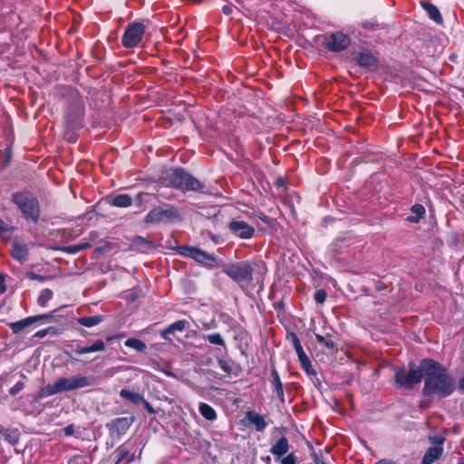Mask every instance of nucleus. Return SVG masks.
<instances>
[{
	"label": "nucleus",
	"instance_id": "1",
	"mask_svg": "<svg viewBox=\"0 0 464 464\" xmlns=\"http://www.w3.org/2000/svg\"><path fill=\"white\" fill-rule=\"evenodd\" d=\"M421 369L424 372V386L422 394L446 398L455 390V379L440 363L431 360H421Z\"/></svg>",
	"mask_w": 464,
	"mask_h": 464
},
{
	"label": "nucleus",
	"instance_id": "2",
	"mask_svg": "<svg viewBox=\"0 0 464 464\" xmlns=\"http://www.w3.org/2000/svg\"><path fill=\"white\" fill-rule=\"evenodd\" d=\"M89 378L84 375H75L71 378L61 377L53 384H48L41 391L44 397H49L63 392H71L89 386Z\"/></svg>",
	"mask_w": 464,
	"mask_h": 464
},
{
	"label": "nucleus",
	"instance_id": "3",
	"mask_svg": "<svg viewBox=\"0 0 464 464\" xmlns=\"http://www.w3.org/2000/svg\"><path fill=\"white\" fill-rule=\"evenodd\" d=\"M410 369L406 370L404 367L396 369L394 380L400 388L411 390L414 385L419 384L424 378V372L421 369V362L417 368H414V363L409 364Z\"/></svg>",
	"mask_w": 464,
	"mask_h": 464
},
{
	"label": "nucleus",
	"instance_id": "4",
	"mask_svg": "<svg viewBox=\"0 0 464 464\" xmlns=\"http://www.w3.org/2000/svg\"><path fill=\"white\" fill-rule=\"evenodd\" d=\"M173 187L183 191H197L202 188L200 182L182 169H170L165 178Z\"/></svg>",
	"mask_w": 464,
	"mask_h": 464
},
{
	"label": "nucleus",
	"instance_id": "5",
	"mask_svg": "<svg viewBox=\"0 0 464 464\" xmlns=\"http://www.w3.org/2000/svg\"><path fill=\"white\" fill-rule=\"evenodd\" d=\"M181 219L179 212L173 206L164 205L152 208L145 217L148 224L172 223Z\"/></svg>",
	"mask_w": 464,
	"mask_h": 464
},
{
	"label": "nucleus",
	"instance_id": "6",
	"mask_svg": "<svg viewBox=\"0 0 464 464\" xmlns=\"http://www.w3.org/2000/svg\"><path fill=\"white\" fill-rule=\"evenodd\" d=\"M13 201L17 205L26 218L36 221L39 218V206L36 198L28 192L15 193Z\"/></svg>",
	"mask_w": 464,
	"mask_h": 464
},
{
	"label": "nucleus",
	"instance_id": "7",
	"mask_svg": "<svg viewBox=\"0 0 464 464\" xmlns=\"http://www.w3.org/2000/svg\"><path fill=\"white\" fill-rule=\"evenodd\" d=\"M146 24L141 21H134L125 27L121 37V44L125 48L138 47L144 38Z\"/></svg>",
	"mask_w": 464,
	"mask_h": 464
},
{
	"label": "nucleus",
	"instance_id": "8",
	"mask_svg": "<svg viewBox=\"0 0 464 464\" xmlns=\"http://www.w3.org/2000/svg\"><path fill=\"white\" fill-rule=\"evenodd\" d=\"M223 272L237 283H250L253 280V267L249 261L229 264Z\"/></svg>",
	"mask_w": 464,
	"mask_h": 464
},
{
	"label": "nucleus",
	"instance_id": "9",
	"mask_svg": "<svg viewBox=\"0 0 464 464\" xmlns=\"http://www.w3.org/2000/svg\"><path fill=\"white\" fill-rule=\"evenodd\" d=\"M180 254L190 257L209 268L217 266V260L214 255L209 254L195 246H184L180 247Z\"/></svg>",
	"mask_w": 464,
	"mask_h": 464
},
{
	"label": "nucleus",
	"instance_id": "10",
	"mask_svg": "<svg viewBox=\"0 0 464 464\" xmlns=\"http://www.w3.org/2000/svg\"><path fill=\"white\" fill-rule=\"evenodd\" d=\"M351 44L350 37L342 32H334L324 35V44L334 53L344 51Z\"/></svg>",
	"mask_w": 464,
	"mask_h": 464
},
{
	"label": "nucleus",
	"instance_id": "11",
	"mask_svg": "<svg viewBox=\"0 0 464 464\" xmlns=\"http://www.w3.org/2000/svg\"><path fill=\"white\" fill-rule=\"evenodd\" d=\"M227 228L234 237L244 240L252 238L256 232L254 227L240 219H232L228 223Z\"/></svg>",
	"mask_w": 464,
	"mask_h": 464
},
{
	"label": "nucleus",
	"instance_id": "12",
	"mask_svg": "<svg viewBox=\"0 0 464 464\" xmlns=\"http://www.w3.org/2000/svg\"><path fill=\"white\" fill-rule=\"evenodd\" d=\"M134 420V417H120L111 420L106 424V427L112 436L121 437L127 432Z\"/></svg>",
	"mask_w": 464,
	"mask_h": 464
},
{
	"label": "nucleus",
	"instance_id": "13",
	"mask_svg": "<svg viewBox=\"0 0 464 464\" xmlns=\"http://www.w3.org/2000/svg\"><path fill=\"white\" fill-rule=\"evenodd\" d=\"M353 60L364 68L375 70L379 66L378 58L369 50H363L353 53Z\"/></svg>",
	"mask_w": 464,
	"mask_h": 464
},
{
	"label": "nucleus",
	"instance_id": "14",
	"mask_svg": "<svg viewBox=\"0 0 464 464\" xmlns=\"http://www.w3.org/2000/svg\"><path fill=\"white\" fill-rule=\"evenodd\" d=\"M12 257L20 263H24L28 260L29 249L26 244L14 239L12 244V249L10 252Z\"/></svg>",
	"mask_w": 464,
	"mask_h": 464
},
{
	"label": "nucleus",
	"instance_id": "15",
	"mask_svg": "<svg viewBox=\"0 0 464 464\" xmlns=\"http://www.w3.org/2000/svg\"><path fill=\"white\" fill-rule=\"evenodd\" d=\"M105 349L104 342L102 339H97L89 346H76L73 349V353L76 355H82L89 353L103 352Z\"/></svg>",
	"mask_w": 464,
	"mask_h": 464
},
{
	"label": "nucleus",
	"instance_id": "16",
	"mask_svg": "<svg viewBox=\"0 0 464 464\" xmlns=\"http://www.w3.org/2000/svg\"><path fill=\"white\" fill-rule=\"evenodd\" d=\"M188 324L185 320H179L169 324L167 328L160 332V336L164 340H170L169 335L174 334L176 332H182Z\"/></svg>",
	"mask_w": 464,
	"mask_h": 464
},
{
	"label": "nucleus",
	"instance_id": "17",
	"mask_svg": "<svg viewBox=\"0 0 464 464\" xmlns=\"http://www.w3.org/2000/svg\"><path fill=\"white\" fill-rule=\"evenodd\" d=\"M289 450V442L285 437L279 439L276 443L270 449V452L277 459L283 457Z\"/></svg>",
	"mask_w": 464,
	"mask_h": 464
},
{
	"label": "nucleus",
	"instance_id": "18",
	"mask_svg": "<svg viewBox=\"0 0 464 464\" xmlns=\"http://www.w3.org/2000/svg\"><path fill=\"white\" fill-rule=\"evenodd\" d=\"M443 453V449L441 447H430L425 452L421 464H432L436 460H438Z\"/></svg>",
	"mask_w": 464,
	"mask_h": 464
},
{
	"label": "nucleus",
	"instance_id": "19",
	"mask_svg": "<svg viewBox=\"0 0 464 464\" xmlns=\"http://www.w3.org/2000/svg\"><path fill=\"white\" fill-rule=\"evenodd\" d=\"M247 420L253 424L257 431H264L266 428V422L262 415L255 411H248L246 415Z\"/></svg>",
	"mask_w": 464,
	"mask_h": 464
},
{
	"label": "nucleus",
	"instance_id": "20",
	"mask_svg": "<svg viewBox=\"0 0 464 464\" xmlns=\"http://www.w3.org/2000/svg\"><path fill=\"white\" fill-rule=\"evenodd\" d=\"M34 324L32 316H29L17 322L8 323L7 325L12 330L13 334H17Z\"/></svg>",
	"mask_w": 464,
	"mask_h": 464
},
{
	"label": "nucleus",
	"instance_id": "21",
	"mask_svg": "<svg viewBox=\"0 0 464 464\" xmlns=\"http://www.w3.org/2000/svg\"><path fill=\"white\" fill-rule=\"evenodd\" d=\"M421 5L431 20H433L435 23L439 24L443 22V18L440 14V12L434 5L427 2H421Z\"/></svg>",
	"mask_w": 464,
	"mask_h": 464
},
{
	"label": "nucleus",
	"instance_id": "22",
	"mask_svg": "<svg viewBox=\"0 0 464 464\" xmlns=\"http://www.w3.org/2000/svg\"><path fill=\"white\" fill-rule=\"evenodd\" d=\"M271 376H272V383L275 386L276 392L277 393V396L282 403H285V394L283 390V383L280 380L279 374L276 369H273L271 371Z\"/></svg>",
	"mask_w": 464,
	"mask_h": 464
},
{
	"label": "nucleus",
	"instance_id": "23",
	"mask_svg": "<svg viewBox=\"0 0 464 464\" xmlns=\"http://www.w3.org/2000/svg\"><path fill=\"white\" fill-rule=\"evenodd\" d=\"M116 452L118 454V461L127 460L130 463L134 460L135 456L131 453V448H130L128 443L120 446Z\"/></svg>",
	"mask_w": 464,
	"mask_h": 464
},
{
	"label": "nucleus",
	"instance_id": "24",
	"mask_svg": "<svg viewBox=\"0 0 464 464\" xmlns=\"http://www.w3.org/2000/svg\"><path fill=\"white\" fill-rule=\"evenodd\" d=\"M132 203V198L127 194H119L112 198L111 205L117 208H127Z\"/></svg>",
	"mask_w": 464,
	"mask_h": 464
},
{
	"label": "nucleus",
	"instance_id": "25",
	"mask_svg": "<svg viewBox=\"0 0 464 464\" xmlns=\"http://www.w3.org/2000/svg\"><path fill=\"white\" fill-rule=\"evenodd\" d=\"M198 411L200 414L208 420L213 421L217 419L216 411L206 402L199 403Z\"/></svg>",
	"mask_w": 464,
	"mask_h": 464
},
{
	"label": "nucleus",
	"instance_id": "26",
	"mask_svg": "<svg viewBox=\"0 0 464 464\" xmlns=\"http://www.w3.org/2000/svg\"><path fill=\"white\" fill-rule=\"evenodd\" d=\"M102 321L103 317L102 315L84 316L77 319L79 324L89 328L99 324Z\"/></svg>",
	"mask_w": 464,
	"mask_h": 464
},
{
	"label": "nucleus",
	"instance_id": "27",
	"mask_svg": "<svg viewBox=\"0 0 464 464\" xmlns=\"http://www.w3.org/2000/svg\"><path fill=\"white\" fill-rule=\"evenodd\" d=\"M120 396L125 400L130 401L133 404H140L143 401V396L139 392H133L126 389H122L120 392Z\"/></svg>",
	"mask_w": 464,
	"mask_h": 464
},
{
	"label": "nucleus",
	"instance_id": "28",
	"mask_svg": "<svg viewBox=\"0 0 464 464\" xmlns=\"http://www.w3.org/2000/svg\"><path fill=\"white\" fill-rule=\"evenodd\" d=\"M64 306H62L58 309H55L48 314H39V315H34L32 316L34 323H52L56 321V313L63 308Z\"/></svg>",
	"mask_w": 464,
	"mask_h": 464
},
{
	"label": "nucleus",
	"instance_id": "29",
	"mask_svg": "<svg viewBox=\"0 0 464 464\" xmlns=\"http://www.w3.org/2000/svg\"><path fill=\"white\" fill-rule=\"evenodd\" d=\"M53 293L51 289L45 288L42 290L37 298V304L41 307H46L48 302L53 298Z\"/></svg>",
	"mask_w": 464,
	"mask_h": 464
},
{
	"label": "nucleus",
	"instance_id": "30",
	"mask_svg": "<svg viewBox=\"0 0 464 464\" xmlns=\"http://www.w3.org/2000/svg\"><path fill=\"white\" fill-rule=\"evenodd\" d=\"M125 346L132 348L138 352H144L146 350V344L140 339L129 338L124 343Z\"/></svg>",
	"mask_w": 464,
	"mask_h": 464
},
{
	"label": "nucleus",
	"instance_id": "31",
	"mask_svg": "<svg viewBox=\"0 0 464 464\" xmlns=\"http://www.w3.org/2000/svg\"><path fill=\"white\" fill-rule=\"evenodd\" d=\"M314 336H315L316 341L320 344L325 346L326 348H328L330 350H334L336 348V343H334V341L332 339V337L330 335L324 336V335L315 334Z\"/></svg>",
	"mask_w": 464,
	"mask_h": 464
},
{
	"label": "nucleus",
	"instance_id": "32",
	"mask_svg": "<svg viewBox=\"0 0 464 464\" xmlns=\"http://www.w3.org/2000/svg\"><path fill=\"white\" fill-rule=\"evenodd\" d=\"M4 438L8 443L15 445L19 441L20 433L17 429H8L5 430Z\"/></svg>",
	"mask_w": 464,
	"mask_h": 464
},
{
	"label": "nucleus",
	"instance_id": "33",
	"mask_svg": "<svg viewBox=\"0 0 464 464\" xmlns=\"http://www.w3.org/2000/svg\"><path fill=\"white\" fill-rule=\"evenodd\" d=\"M360 25L367 31H376L382 28L381 24L374 18L363 20L360 23Z\"/></svg>",
	"mask_w": 464,
	"mask_h": 464
},
{
	"label": "nucleus",
	"instance_id": "34",
	"mask_svg": "<svg viewBox=\"0 0 464 464\" xmlns=\"http://www.w3.org/2000/svg\"><path fill=\"white\" fill-rule=\"evenodd\" d=\"M218 363L220 369L227 374H231L234 370V362L231 360L218 359Z\"/></svg>",
	"mask_w": 464,
	"mask_h": 464
},
{
	"label": "nucleus",
	"instance_id": "35",
	"mask_svg": "<svg viewBox=\"0 0 464 464\" xmlns=\"http://www.w3.org/2000/svg\"><path fill=\"white\" fill-rule=\"evenodd\" d=\"M58 334H59V330H58L56 327L50 326V327H47V328H45V329H42V330L37 331V332L34 334V338L41 339V338L45 337V336H46V335H48V334H51V335H57Z\"/></svg>",
	"mask_w": 464,
	"mask_h": 464
},
{
	"label": "nucleus",
	"instance_id": "36",
	"mask_svg": "<svg viewBox=\"0 0 464 464\" xmlns=\"http://www.w3.org/2000/svg\"><path fill=\"white\" fill-rule=\"evenodd\" d=\"M206 340H208L211 344L225 346V342L218 333L208 334L206 336Z\"/></svg>",
	"mask_w": 464,
	"mask_h": 464
},
{
	"label": "nucleus",
	"instance_id": "37",
	"mask_svg": "<svg viewBox=\"0 0 464 464\" xmlns=\"http://www.w3.org/2000/svg\"><path fill=\"white\" fill-rule=\"evenodd\" d=\"M326 297L327 293L324 289H320L314 294V299L320 304H323L325 302Z\"/></svg>",
	"mask_w": 464,
	"mask_h": 464
},
{
	"label": "nucleus",
	"instance_id": "38",
	"mask_svg": "<svg viewBox=\"0 0 464 464\" xmlns=\"http://www.w3.org/2000/svg\"><path fill=\"white\" fill-rule=\"evenodd\" d=\"M411 212L415 214V216L419 218H422V216L425 214V208L420 204H414L411 208Z\"/></svg>",
	"mask_w": 464,
	"mask_h": 464
},
{
	"label": "nucleus",
	"instance_id": "39",
	"mask_svg": "<svg viewBox=\"0 0 464 464\" xmlns=\"http://www.w3.org/2000/svg\"><path fill=\"white\" fill-rule=\"evenodd\" d=\"M288 338H289L290 342L292 343V344H293V346H294L295 350H297V349H299V348H301V347H302L301 343H300V340H299V338H298V336H297V334H295V333H291V334L288 335Z\"/></svg>",
	"mask_w": 464,
	"mask_h": 464
},
{
	"label": "nucleus",
	"instance_id": "40",
	"mask_svg": "<svg viewBox=\"0 0 464 464\" xmlns=\"http://www.w3.org/2000/svg\"><path fill=\"white\" fill-rule=\"evenodd\" d=\"M301 365L308 375H315L316 374L315 370L312 366L310 359L307 360L306 362L302 363Z\"/></svg>",
	"mask_w": 464,
	"mask_h": 464
},
{
	"label": "nucleus",
	"instance_id": "41",
	"mask_svg": "<svg viewBox=\"0 0 464 464\" xmlns=\"http://www.w3.org/2000/svg\"><path fill=\"white\" fill-rule=\"evenodd\" d=\"M24 387V384L23 382H17L10 390L9 393L11 395H16L18 392H20Z\"/></svg>",
	"mask_w": 464,
	"mask_h": 464
},
{
	"label": "nucleus",
	"instance_id": "42",
	"mask_svg": "<svg viewBox=\"0 0 464 464\" xmlns=\"http://www.w3.org/2000/svg\"><path fill=\"white\" fill-rule=\"evenodd\" d=\"M12 227H9L4 220L0 219V235L4 237L5 234L12 231Z\"/></svg>",
	"mask_w": 464,
	"mask_h": 464
},
{
	"label": "nucleus",
	"instance_id": "43",
	"mask_svg": "<svg viewBox=\"0 0 464 464\" xmlns=\"http://www.w3.org/2000/svg\"><path fill=\"white\" fill-rule=\"evenodd\" d=\"M281 463L282 464H296V457L294 455V453H290L286 457L282 459Z\"/></svg>",
	"mask_w": 464,
	"mask_h": 464
},
{
	"label": "nucleus",
	"instance_id": "44",
	"mask_svg": "<svg viewBox=\"0 0 464 464\" xmlns=\"http://www.w3.org/2000/svg\"><path fill=\"white\" fill-rule=\"evenodd\" d=\"M295 352H296V353L298 355V359H299L301 364L304 363V362H306V361L309 360V357L305 354L303 347L295 350Z\"/></svg>",
	"mask_w": 464,
	"mask_h": 464
},
{
	"label": "nucleus",
	"instance_id": "45",
	"mask_svg": "<svg viewBox=\"0 0 464 464\" xmlns=\"http://www.w3.org/2000/svg\"><path fill=\"white\" fill-rule=\"evenodd\" d=\"M27 277L30 278L31 280H36L40 282H44L45 280V276L35 274L34 272H29L27 274Z\"/></svg>",
	"mask_w": 464,
	"mask_h": 464
},
{
	"label": "nucleus",
	"instance_id": "46",
	"mask_svg": "<svg viewBox=\"0 0 464 464\" xmlns=\"http://www.w3.org/2000/svg\"><path fill=\"white\" fill-rule=\"evenodd\" d=\"M140 403L143 404L144 408L150 414H155L156 411H155L154 408L147 400H145L143 398V401H141Z\"/></svg>",
	"mask_w": 464,
	"mask_h": 464
},
{
	"label": "nucleus",
	"instance_id": "47",
	"mask_svg": "<svg viewBox=\"0 0 464 464\" xmlns=\"http://www.w3.org/2000/svg\"><path fill=\"white\" fill-rule=\"evenodd\" d=\"M313 459L316 464H326L323 459V455L320 453H314Z\"/></svg>",
	"mask_w": 464,
	"mask_h": 464
},
{
	"label": "nucleus",
	"instance_id": "48",
	"mask_svg": "<svg viewBox=\"0 0 464 464\" xmlns=\"http://www.w3.org/2000/svg\"><path fill=\"white\" fill-rule=\"evenodd\" d=\"M63 433L65 436H72L74 433V426L72 424L66 426L63 429Z\"/></svg>",
	"mask_w": 464,
	"mask_h": 464
},
{
	"label": "nucleus",
	"instance_id": "49",
	"mask_svg": "<svg viewBox=\"0 0 464 464\" xmlns=\"http://www.w3.org/2000/svg\"><path fill=\"white\" fill-rule=\"evenodd\" d=\"M6 290L5 280L3 275H0V295H3Z\"/></svg>",
	"mask_w": 464,
	"mask_h": 464
},
{
	"label": "nucleus",
	"instance_id": "50",
	"mask_svg": "<svg viewBox=\"0 0 464 464\" xmlns=\"http://www.w3.org/2000/svg\"><path fill=\"white\" fill-rule=\"evenodd\" d=\"M264 223L269 224L270 220L269 218L264 214H260L257 216Z\"/></svg>",
	"mask_w": 464,
	"mask_h": 464
},
{
	"label": "nucleus",
	"instance_id": "51",
	"mask_svg": "<svg viewBox=\"0 0 464 464\" xmlns=\"http://www.w3.org/2000/svg\"><path fill=\"white\" fill-rule=\"evenodd\" d=\"M420 218H419L417 216H411V217H408L407 220L410 222L417 223V222H419Z\"/></svg>",
	"mask_w": 464,
	"mask_h": 464
},
{
	"label": "nucleus",
	"instance_id": "52",
	"mask_svg": "<svg viewBox=\"0 0 464 464\" xmlns=\"http://www.w3.org/2000/svg\"><path fill=\"white\" fill-rule=\"evenodd\" d=\"M375 464H396V463L392 460L382 459V460H379L378 462H376Z\"/></svg>",
	"mask_w": 464,
	"mask_h": 464
},
{
	"label": "nucleus",
	"instance_id": "53",
	"mask_svg": "<svg viewBox=\"0 0 464 464\" xmlns=\"http://www.w3.org/2000/svg\"><path fill=\"white\" fill-rule=\"evenodd\" d=\"M210 238H211L215 243H219V239H220V237H219V236H216V235L210 234Z\"/></svg>",
	"mask_w": 464,
	"mask_h": 464
},
{
	"label": "nucleus",
	"instance_id": "54",
	"mask_svg": "<svg viewBox=\"0 0 464 464\" xmlns=\"http://www.w3.org/2000/svg\"><path fill=\"white\" fill-rule=\"evenodd\" d=\"M459 388L462 391H464V376L460 379L459 382Z\"/></svg>",
	"mask_w": 464,
	"mask_h": 464
},
{
	"label": "nucleus",
	"instance_id": "55",
	"mask_svg": "<svg viewBox=\"0 0 464 464\" xmlns=\"http://www.w3.org/2000/svg\"><path fill=\"white\" fill-rule=\"evenodd\" d=\"M223 12H224L225 14H229V12H230V8H229V7H227V6H224V7H223Z\"/></svg>",
	"mask_w": 464,
	"mask_h": 464
},
{
	"label": "nucleus",
	"instance_id": "56",
	"mask_svg": "<svg viewBox=\"0 0 464 464\" xmlns=\"http://www.w3.org/2000/svg\"><path fill=\"white\" fill-rule=\"evenodd\" d=\"M143 195H144V193L140 192V193L137 195L136 199H137V200H141V198H142V196H143Z\"/></svg>",
	"mask_w": 464,
	"mask_h": 464
},
{
	"label": "nucleus",
	"instance_id": "57",
	"mask_svg": "<svg viewBox=\"0 0 464 464\" xmlns=\"http://www.w3.org/2000/svg\"><path fill=\"white\" fill-rule=\"evenodd\" d=\"M433 442H439V443H442L443 442V440H440V439H437V438H433Z\"/></svg>",
	"mask_w": 464,
	"mask_h": 464
},
{
	"label": "nucleus",
	"instance_id": "58",
	"mask_svg": "<svg viewBox=\"0 0 464 464\" xmlns=\"http://www.w3.org/2000/svg\"><path fill=\"white\" fill-rule=\"evenodd\" d=\"M139 240H140L144 245H149V241H146L145 239L140 237Z\"/></svg>",
	"mask_w": 464,
	"mask_h": 464
},
{
	"label": "nucleus",
	"instance_id": "59",
	"mask_svg": "<svg viewBox=\"0 0 464 464\" xmlns=\"http://www.w3.org/2000/svg\"><path fill=\"white\" fill-rule=\"evenodd\" d=\"M427 406H428V404H427V403H425V402H422V401H421V402L420 403V407H421V408H425V407H427Z\"/></svg>",
	"mask_w": 464,
	"mask_h": 464
},
{
	"label": "nucleus",
	"instance_id": "60",
	"mask_svg": "<svg viewBox=\"0 0 464 464\" xmlns=\"http://www.w3.org/2000/svg\"><path fill=\"white\" fill-rule=\"evenodd\" d=\"M5 430L2 426H0V433H2L3 436L5 435Z\"/></svg>",
	"mask_w": 464,
	"mask_h": 464
},
{
	"label": "nucleus",
	"instance_id": "61",
	"mask_svg": "<svg viewBox=\"0 0 464 464\" xmlns=\"http://www.w3.org/2000/svg\"><path fill=\"white\" fill-rule=\"evenodd\" d=\"M284 183L283 179H278L277 180V185L280 186Z\"/></svg>",
	"mask_w": 464,
	"mask_h": 464
},
{
	"label": "nucleus",
	"instance_id": "62",
	"mask_svg": "<svg viewBox=\"0 0 464 464\" xmlns=\"http://www.w3.org/2000/svg\"><path fill=\"white\" fill-rule=\"evenodd\" d=\"M107 340L111 341V340H112V337H108Z\"/></svg>",
	"mask_w": 464,
	"mask_h": 464
},
{
	"label": "nucleus",
	"instance_id": "63",
	"mask_svg": "<svg viewBox=\"0 0 464 464\" xmlns=\"http://www.w3.org/2000/svg\"><path fill=\"white\" fill-rule=\"evenodd\" d=\"M458 464H464V459H462L461 462L458 463Z\"/></svg>",
	"mask_w": 464,
	"mask_h": 464
}]
</instances>
